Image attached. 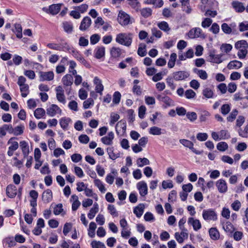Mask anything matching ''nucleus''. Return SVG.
<instances>
[{
    "label": "nucleus",
    "mask_w": 248,
    "mask_h": 248,
    "mask_svg": "<svg viewBox=\"0 0 248 248\" xmlns=\"http://www.w3.org/2000/svg\"><path fill=\"white\" fill-rule=\"evenodd\" d=\"M116 41L121 45L129 46L132 42V34L131 33H119L116 36Z\"/></svg>",
    "instance_id": "1"
},
{
    "label": "nucleus",
    "mask_w": 248,
    "mask_h": 248,
    "mask_svg": "<svg viewBox=\"0 0 248 248\" xmlns=\"http://www.w3.org/2000/svg\"><path fill=\"white\" fill-rule=\"evenodd\" d=\"M202 215L205 220H216L217 218V214L213 209L203 210Z\"/></svg>",
    "instance_id": "2"
},
{
    "label": "nucleus",
    "mask_w": 248,
    "mask_h": 248,
    "mask_svg": "<svg viewBox=\"0 0 248 248\" xmlns=\"http://www.w3.org/2000/svg\"><path fill=\"white\" fill-rule=\"evenodd\" d=\"M46 46L50 49L59 51L69 50L70 48L69 46L66 42L62 43L60 44L48 43Z\"/></svg>",
    "instance_id": "3"
},
{
    "label": "nucleus",
    "mask_w": 248,
    "mask_h": 248,
    "mask_svg": "<svg viewBox=\"0 0 248 248\" xmlns=\"http://www.w3.org/2000/svg\"><path fill=\"white\" fill-rule=\"evenodd\" d=\"M117 20L121 25H127L130 23V16L124 12L120 11L118 14Z\"/></svg>",
    "instance_id": "4"
},
{
    "label": "nucleus",
    "mask_w": 248,
    "mask_h": 248,
    "mask_svg": "<svg viewBox=\"0 0 248 248\" xmlns=\"http://www.w3.org/2000/svg\"><path fill=\"white\" fill-rule=\"evenodd\" d=\"M223 54H216L215 50H210L209 53V61L215 63H220L223 60L221 59Z\"/></svg>",
    "instance_id": "5"
},
{
    "label": "nucleus",
    "mask_w": 248,
    "mask_h": 248,
    "mask_svg": "<svg viewBox=\"0 0 248 248\" xmlns=\"http://www.w3.org/2000/svg\"><path fill=\"white\" fill-rule=\"evenodd\" d=\"M173 79L176 81L185 80L189 76L188 72L185 71H179L172 73Z\"/></svg>",
    "instance_id": "6"
},
{
    "label": "nucleus",
    "mask_w": 248,
    "mask_h": 248,
    "mask_svg": "<svg viewBox=\"0 0 248 248\" xmlns=\"http://www.w3.org/2000/svg\"><path fill=\"white\" fill-rule=\"evenodd\" d=\"M179 141L185 147L189 148L195 154L201 155L202 154V152L197 150L193 147L194 144L192 141L186 139H181Z\"/></svg>",
    "instance_id": "7"
},
{
    "label": "nucleus",
    "mask_w": 248,
    "mask_h": 248,
    "mask_svg": "<svg viewBox=\"0 0 248 248\" xmlns=\"http://www.w3.org/2000/svg\"><path fill=\"white\" fill-rule=\"evenodd\" d=\"M55 91L56 92V98L58 101L63 104H65V97L64 94V90L62 86H57L55 89Z\"/></svg>",
    "instance_id": "8"
},
{
    "label": "nucleus",
    "mask_w": 248,
    "mask_h": 248,
    "mask_svg": "<svg viewBox=\"0 0 248 248\" xmlns=\"http://www.w3.org/2000/svg\"><path fill=\"white\" fill-rule=\"evenodd\" d=\"M156 98L159 101L164 103L166 105L165 107L172 106L174 103L173 101L170 97L164 94V93L157 95Z\"/></svg>",
    "instance_id": "9"
},
{
    "label": "nucleus",
    "mask_w": 248,
    "mask_h": 248,
    "mask_svg": "<svg viewBox=\"0 0 248 248\" xmlns=\"http://www.w3.org/2000/svg\"><path fill=\"white\" fill-rule=\"evenodd\" d=\"M61 109L55 104H52L46 109L47 114L51 117L54 116L57 113L61 114Z\"/></svg>",
    "instance_id": "10"
},
{
    "label": "nucleus",
    "mask_w": 248,
    "mask_h": 248,
    "mask_svg": "<svg viewBox=\"0 0 248 248\" xmlns=\"http://www.w3.org/2000/svg\"><path fill=\"white\" fill-rule=\"evenodd\" d=\"M216 186L218 191L221 193H224L228 190V186L226 181L220 179L216 182Z\"/></svg>",
    "instance_id": "11"
},
{
    "label": "nucleus",
    "mask_w": 248,
    "mask_h": 248,
    "mask_svg": "<svg viewBox=\"0 0 248 248\" xmlns=\"http://www.w3.org/2000/svg\"><path fill=\"white\" fill-rule=\"evenodd\" d=\"M137 186L141 196L144 197L147 194L148 187L145 182L140 181L137 184Z\"/></svg>",
    "instance_id": "12"
},
{
    "label": "nucleus",
    "mask_w": 248,
    "mask_h": 248,
    "mask_svg": "<svg viewBox=\"0 0 248 248\" xmlns=\"http://www.w3.org/2000/svg\"><path fill=\"white\" fill-rule=\"evenodd\" d=\"M91 24V18L88 16H85L82 20L79 29L81 31H85L90 27Z\"/></svg>",
    "instance_id": "13"
},
{
    "label": "nucleus",
    "mask_w": 248,
    "mask_h": 248,
    "mask_svg": "<svg viewBox=\"0 0 248 248\" xmlns=\"http://www.w3.org/2000/svg\"><path fill=\"white\" fill-rule=\"evenodd\" d=\"M54 77V73L52 71L40 72V81H44L45 80H52L53 79Z\"/></svg>",
    "instance_id": "14"
},
{
    "label": "nucleus",
    "mask_w": 248,
    "mask_h": 248,
    "mask_svg": "<svg viewBox=\"0 0 248 248\" xmlns=\"http://www.w3.org/2000/svg\"><path fill=\"white\" fill-rule=\"evenodd\" d=\"M73 55L78 61L83 64L86 67H90V64L85 60L81 54H79L78 52L73 50H72Z\"/></svg>",
    "instance_id": "15"
},
{
    "label": "nucleus",
    "mask_w": 248,
    "mask_h": 248,
    "mask_svg": "<svg viewBox=\"0 0 248 248\" xmlns=\"http://www.w3.org/2000/svg\"><path fill=\"white\" fill-rule=\"evenodd\" d=\"M188 223L193 226L194 230L197 231L202 228L201 223L199 219H194L193 217H189L188 219Z\"/></svg>",
    "instance_id": "16"
},
{
    "label": "nucleus",
    "mask_w": 248,
    "mask_h": 248,
    "mask_svg": "<svg viewBox=\"0 0 248 248\" xmlns=\"http://www.w3.org/2000/svg\"><path fill=\"white\" fill-rule=\"evenodd\" d=\"M42 199L44 203H47L52 199V192L50 189H47L42 194Z\"/></svg>",
    "instance_id": "17"
},
{
    "label": "nucleus",
    "mask_w": 248,
    "mask_h": 248,
    "mask_svg": "<svg viewBox=\"0 0 248 248\" xmlns=\"http://www.w3.org/2000/svg\"><path fill=\"white\" fill-rule=\"evenodd\" d=\"M93 82L95 85V90L96 92L101 95L104 90V86L102 84V81L97 77H95L94 78Z\"/></svg>",
    "instance_id": "18"
},
{
    "label": "nucleus",
    "mask_w": 248,
    "mask_h": 248,
    "mask_svg": "<svg viewBox=\"0 0 248 248\" xmlns=\"http://www.w3.org/2000/svg\"><path fill=\"white\" fill-rule=\"evenodd\" d=\"M6 194L10 198L15 197L17 194L16 186L12 185H8L6 187Z\"/></svg>",
    "instance_id": "19"
},
{
    "label": "nucleus",
    "mask_w": 248,
    "mask_h": 248,
    "mask_svg": "<svg viewBox=\"0 0 248 248\" xmlns=\"http://www.w3.org/2000/svg\"><path fill=\"white\" fill-rule=\"evenodd\" d=\"M114 139V133L113 132L108 133L107 136L101 138V141L106 145H111L112 143V140Z\"/></svg>",
    "instance_id": "20"
},
{
    "label": "nucleus",
    "mask_w": 248,
    "mask_h": 248,
    "mask_svg": "<svg viewBox=\"0 0 248 248\" xmlns=\"http://www.w3.org/2000/svg\"><path fill=\"white\" fill-rule=\"evenodd\" d=\"M236 27L235 23H232L230 26L228 24L224 23L221 25V29L225 34H230L232 32V30L234 27Z\"/></svg>",
    "instance_id": "21"
},
{
    "label": "nucleus",
    "mask_w": 248,
    "mask_h": 248,
    "mask_svg": "<svg viewBox=\"0 0 248 248\" xmlns=\"http://www.w3.org/2000/svg\"><path fill=\"white\" fill-rule=\"evenodd\" d=\"M116 131L118 134L119 131L125 132L126 129V123L125 120L122 119L117 123L115 126Z\"/></svg>",
    "instance_id": "22"
},
{
    "label": "nucleus",
    "mask_w": 248,
    "mask_h": 248,
    "mask_svg": "<svg viewBox=\"0 0 248 248\" xmlns=\"http://www.w3.org/2000/svg\"><path fill=\"white\" fill-rule=\"evenodd\" d=\"M144 208L145 206L143 203H140L134 208L133 213L136 215L137 217L139 218L142 215Z\"/></svg>",
    "instance_id": "23"
},
{
    "label": "nucleus",
    "mask_w": 248,
    "mask_h": 248,
    "mask_svg": "<svg viewBox=\"0 0 248 248\" xmlns=\"http://www.w3.org/2000/svg\"><path fill=\"white\" fill-rule=\"evenodd\" d=\"M62 3L53 4L49 6L50 14L52 15H57L61 9Z\"/></svg>",
    "instance_id": "24"
},
{
    "label": "nucleus",
    "mask_w": 248,
    "mask_h": 248,
    "mask_svg": "<svg viewBox=\"0 0 248 248\" xmlns=\"http://www.w3.org/2000/svg\"><path fill=\"white\" fill-rule=\"evenodd\" d=\"M20 147L22 150L24 157H27L29 154V148L28 143L24 141H21L19 143Z\"/></svg>",
    "instance_id": "25"
},
{
    "label": "nucleus",
    "mask_w": 248,
    "mask_h": 248,
    "mask_svg": "<svg viewBox=\"0 0 248 248\" xmlns=\"http://www.w3.org/2000/svg\"><path fill=\"white\" fill-rule=\"evenodd\" d=\"M62 82L66 86H71L73 83V78L70 74H66L62 78Z\"/></svg>",
    "instance_id": "26"
},
{
    "label": "nucleus",
    "mask_w": 248,
    "mask_h": 248,
    "mask_svg": "<svg viewBox=\"0 0 248 248\" xmlns=\"http://www.w3.org/2000/svg\"><path fill=\"white\" fill-rule=\"evenodd\" d=\"M105 48L104 46H98L94 50V57L98 59H101L104 56Z\"/></svg>",
    "instance_id": "27"
},
{
    "label": "nucleus",
    "mask_w": 248,
    "mask_h": 248,
    "mask_svg": "<svg viewBox=\"0 0 248 248\" xmlns=\"http://www.w3.org/2000/svg\"><path fill=\"white\" fill-rule=\"evenodd\" d=\"M232 5L235 11L238 13L243 12L245 9L243 3L238 1H233L232 2Z\"/></svg>",
    "instance_id": "28"
},
{
    "label": "nucleus",
    "mask_w": 248,
    "mask_h": 248,
    "mask_svg": "<svg viewBox=\"0 0 248 248\" xmlns=\"http://www.w3.org/2000/svg\"><path fill=\"white\" fill-rule=\"evenodd\" d=\"M242 66V63L237 60L231 61L227 65L229 69H239Z\"/></svg>",
    "instance_id": "29"
},
{
    "label": "nucleus",
    "mask_w": 248,
    "mask_h": 248,
    "mask_svg": "<svg viewBox=\"0 0 248 248\" xmlns=\"http://www.w3.org/2000/svg\"><path fill=\"white\" fill-rule=\"evenodd\" d=\"M202 30L200 28H195L190 31L189 35L192 38L201 36Z\"/></svg>",
    "instance_id": "30"
},
{
    "label": "nucleus",
    "mask_w": 248,
    "mask_h": 248,
    "mask_svg": "<svg viewBox=\"0 0 248 248\" xmlns=\"http://www.w3.org/2000/svg\"><path fill=\"white\" fill-rule=\"evenodd\" d=\"M62 27L64 31L68 34L71 33L73 31V25L71 22H63L62 23Z\"/></svg>",
    "instance_id": "31"
},
{
    "label": "nucleus",
    "mask_w": 248,
    "mask_h": 248,
    "mask_svg": "<svg viewBox=\"0 0 248 248\" xmlns=\"http://www.w3.org/2000/svg\"><path fill=\"white\" fill-rule=\"evenodd\" d=\"M98 205L97 203L93 204V207L92 208L89 213L88 214V217L90 219H92L95 217V214L98 212Z\"/></svg>",
    "instance_id": "32"
},
{
    "label": "nucleus",
    "mask_w": 248,
    "mask_h": 248,
    "mask_svg": "<svg viewBox=\"0 0 248 248\" xmlns=\"http://www.w3.org/2000/svg\"><path fill=\"white\" fill-rule=\"evenodd\" d=\"M234 46L236 49L248 48V44L246 40H242L236 42Z\"/></svg>",
    "instance_id": "33"
},
{
    "label": "nucleus",
    "mask_w": 248,
    "mask_h": 248,
    "mask_svg": "<svg viewBox=\"0 0 248 248\" xmlns=\"http://www.w3.org/2000/svg\"><path fill=\"white\" fill-rule=\"evenodd\" d=\"M203 95L206 98H212L214 97L213 91L210 88H206L202 90Z\"/></svg>",
    "instance_id": "34"
},
{
    "label": "nucleus",
    "mask_w": 248,
    "mask_h": 248,
    "mask_svg": "<svg viewBox=\"0 0 248 248\" xmlns=\"http://www.w3.org/2000/svg\"><path fill=\"white\" fill-rule=\"evenodd\" d=\"M210 237L213 240H217L219 238V233L215 228H212L209 231Z\"/></svg>",
    "instance_id": "35"
},
{
    "label": "nucleus",
    "mask_w": 248,
    "mask_h": 248,
    "mask_svg": "<svg viewBox=\"0 0 248 248\" xmlns=\"http://www.w3.org/2000/svg\"><path fill=\"white\" fill-rule=\"evenodd\" d=\"M71 121L69 118L63 117L60 120V124L61 127L64 129H67L69 123Z\"/></svg>",
    "instance_id": "36"
},
{
    "label": "nucleus",
    "mask_w": 248,
    "mask_h": 248,
    "mask_svg": "<svg viewBox=\"0 0 248 248\" xmlns=\"http://www.w3.org/2000/svg\"><path fill=\"white\" fill-rule=\"evenodd\" d=\"M157 26L162 31L165 32H168L170 31L168 23L166 21H161L157 23Z\"/></svg>",
    "instance_id": "37"
},
{
    "label": "nucleus",
    "mask_w": 248,
    "mask_h": 248,
    "mask_svg": "<svg viewBox=\"0 0 248 248\" xmlns=\"http://www.w3.org/2000/svg\"><path fill=\"white\" fill-rule=\"evenodd\" d=\"M146 46L144 44L141 43L140 44L138 49V54L140 57H144L146 55Z\"/></svg>",
    "instance_id": "38"
},
{
    "label": "nucleus",
    "mask_w": 248,
    "mask_h": 248,
    "mask_svg": "<svg viewBox=\"0 0 248 248\" xmlns=\"http://www.w3.org/2000/svg\"><path fill=\"white\" fill-rule=\"evenodd\" d=\"M176 58L177 55L175 53H172L170 54V59L168 63L169 68H172L174 66Z\"/></svg>",
    "instance_id": "39"
},
{
    "label": "nucleus",
    "mask_w": 248,
    "mask_h": 248,
    "mask_svg": "<svg viewBox=\"0 0 248 248\" xmlns=\"http://www.w3.org/2000/svg\"><path fill=\"white\" fill-rule=\"evenodd\" d=\"M15 139H17V138L16 137H12L10 138L8 140L7 144H11L9 148L16 151L19 147V144L17 141H13V140Z\"/></svg>",
    "instance_id": "40"
},
{
    "label": "nucleus",
    "mask_w": 248,
    "mask_h": 248,
    "mask_svg": "<svg viewBox=\"0 0 248 248\" xmlns=\"http://www.w3.org/2000/svg\"><path fill=\"white\" fill-rule=\"evenodd\" d=\"M141 15L144 18L150 16L152 14V10L150 8H144L140 10Z\"/></svg>",
    "instance_id": "41"
},
{
    "label": "nucleus",
    "mask_w": 248,
    "mask_h": 248,
    "mask_svg": "<svg viewBox=\"0 0 248 248\" xmlns=\"http://www.w3.org/2000/svg\"><path fill=\"white\" fill-rule=\"evenodd\" d=\"M3 243L5 244V246L11 248L16 245L15 239L13 237H8L3 240Z\"/></svg>",
    "instance_id": "42"
},
{
    "label": "nucleus",
    "mask_w": 248,
    "mask_h": 248,
    "mask_svg": "<svg viewBox=\"0 0 248 248\" xmlns=\"http://www.w3.org/2000/svg\"><path fill=\"white\" fill-rule=\"evenodd\" d=\"M149 160L146 158H139L137 160V164L139 167H142L144 165H149Z\"/></svg>",
    "instance_id": "43"
},
{
    "label": "nucleus",
    "mask_w": 248,
    "mask_h": 248,
    "mask_svg": "<svg viewBox=\"0 0 248 248\" xmlns=\"http://www.w3.org/2000/svg\"><path fill=\"white\" fill-rule=\"evenodd\" d=\"M94 184L95 186H96L99 189V190L102 193H105L106 191V188L105 187L104 185L102 182L98 179H95L94 180Z\"/></svg>",
    "instance_id": "44"
},
{
    "label": "nucleus",
    "mask_w": 248,
    "mask_h": 248,
    "mask_svg": "<svg viewBox=\"0 0 248 248\" xmlns=\"http://www.w3.org/2000/svg\"><path fill=\"white\" fill-rule=\"evenodd\" d=\"M45 114V110L42 108H37L34 112V115L37 119L41 118Z\"/></svg>",
    "instance_id": "45"
},
{
    "label": "nucleus",
    "mask_w": 248,
    "mask_h": 248,
    "mask_svg": "<svg viewBox=\"0 0 248 248\" xmlns=\"http://www.w3.org/2000/svg\"><path fill=\"white\" fill-rule=\"evenodd\" d=\"M15 31H13L16 33V37L21 38L22 37V29L21 25L20 24H16L15 25Z\"/></svg>",
    "instance_id": "46"
},
{
    "label": "nucleus",
    "mask_w": 248,
    "mask_h": 248,
    "mask_svg": "<svg viewBox=\"0 0 248 248\" xmlns=\"http://www.w3.org/2000/svg\"><path fill=\"white\" fill-rule=\"evenodd\" d=\"M20 90L22 97H25L29 93V86L28 84L21 86L20 87Z\"/></svg>",
    "instance_id": "47"
},
{
    "label": "nucleus",
    "mask_w": 248,
    "mask_h": 248,
    "mask_svg": "<svg viewBox=\"0 0 248 248\" xmlns=\"http://www.w3.org/2000/svg\"><path fill=\"white\" fill-rule=\"evenodd\" d=\"M107 151L109 155V157L112 160H115L119 156L118 155L114 153V148L113 147H108L107 149Z\"/></svg>",
    "instance_id": "48"
},
{
    "label": "nucleus",
    "mask_w": 248,
    "mask_h": 248,
    "mask_svg": "<svg viewBox=\"0 0 248 248\" xmlns=\"http://www.w3.org/2000/svg\"><path fill=\"white\" fill-rule=\"evenodd\" d=\"M25 127L24 125L20 124L14 128V135L17 136L23 133Z\"/></svg>",
    "instance_id": "49"
},
{
    "label": "nucleus",
    "mask_w": 248,
    "mask_h": 248,
    "mask_svg": "<svg viewBox=\"0 0 248 248\" xmlns=\"http://www.w3.org/2000/svg\"><path fill=\"white\" fill-rule=\"evenodd\" d=\"M210 116V113L207 110H202L201 111L199 117L200 120L201 122L206 121L208 117Z\"/></svg>",
    "instance_id": "50"
},
{
    "label": "nucleus",
    "mask_w": 248,
    "mask_h": 248,
    "mask_svg": "<svg viewBox=\"0 0 248 248\" xmlns=\"http://www.w3.org/2000/svg\"><path fill=\"white\" fill-rule=\"evenodd\" d=\"M110 54L112 57L114 58H117L121 55V50L118 47H113L110 50Z\"/></svg>",
    "instance_id": "51"
},
{
    "label": "nucleus",
    "mask_w": 248,
    "mask_h": 248,
    "mask_svg": "<svg viewBox=\"0 0 248 248\" xmlns=\"http://www.w3.org/2000/svg\"><path fill=\"white\" fill-rule=\"evenodd\" d=\"M149 133L153 135H160L162 134L161 129L157 126H153L150 128Z\"/></svg>",
    "instance_id": "52"
},
{
    "label": "nucleus",
    "mask_w": 248,
    "mask_h": 248,
    "mask_svg": "<svg viewBox=\"0 0 248 248\" xmlns=\"http://www.w3.org/2000/svg\"><path fill=\"white\" fill-rule=\"evenodd\" d=\"M120 116L118 114L112 112L110 114V121L109 124L110 125H113L119 119Z\"/></svg>",
    "instance_id": "53"
},
{
    "label": "nucleus",
    "mask_w": 248,
    "mask_h": 248,
    "mask_svg": "<svg viewBox=\"0 0 248 248\" xmlns=\"http://www.w3.org/2000/svg\"><path fill=\"white\" fill-rule=\"evenodd\" d=\"M230 110L231 106L229 104H224L221 107L220 111L224 115H226L228 114Z\"/></svg>",
    "instance_id": "54"
},
{
    "label": "nucleus",
    "mask_w": 248,
    "mask_h": 248,
    "mask_svg": "<svg viewBox=\"0 0 248 248\" xmlns=\"http://www.w3.org/2000/svg\"><path fill=\"white\" fill-rule=\"evenodd\" d=\"M217 148L219 151L224 152L228 149V145L226 142L222 141L217 143Z\"/></svg>",
    "instance_id": "55"
},
{
    "label": "nucleus",
    "mask_w": 248,
    "mask_h": 248,
    "mask_svg": "<svg viewBox=\"0 0 248 248\" xmlns=\"http://www.w3.org/2000/svg\"><path fill=\"white\" fill-rule=\"evenodd\" d=\"M91 246L92 248H106L105 244L100 242L94 240L92 242Z\"/></svg>",
    "instance_id": "56"
},
{
    "label": "nucleus",
    "mask_w": 248,
    "mask_h": 248,
    "mask_svg": "<svg viewBox=\"0 0 248 248\" xmlns=\"http://www.w3.org/2000/svg\"><path fill=\"white\" fill-rule=\"evenodd\" d=\"M121 98V94L120 92H115L113 95V103L115 104H118L120 103Z\"/></svg>",
    "instance_id": "57"
},
{
    "label": "nucleus",
    "mask_w": 248,
    "mask_h": 248,
    "mask_svg": "<svg viewBox=\"0 0 248 248\" xmlns=\"http://www.w3.org/2000/svg\"><path fill=\"white\" fill-rule=\"evenodd\" d=\"M186 116L191 122L195 121L197 119V113L195 112H188L186 114Z\"/></svg>",
    "instance_id": "58"
},
{
    "label": "nucleus",
    "mask_w": 248,
    "mask_h": 248,
    "mask_svg": "<svg viewBox=\"0 0 248 248\" xmlns=\"http://www.w3.org/2000/svg\"><path fill=\"white\" fill-rule=\"evenodd\" d=\"M196 95L195 92L191 89L187 90L185 93L186 97L188 99L194 98Z\"/></svg>",
    "instance_id": "59"
},
{
    "label": "nucleus",
    "mask_w": 248,
    "mask_h": 248,
    "mask_svg": "<svg viewBox=\"0 0 248 248\" xmlns=\"http://www.w3.org/2000/svg\"><path fill=\"white\" fill-rule=\"evenodd\" d=\"M100 39V37L98 34H94L90 37V43L92 45L97 43Z\"/></svg>",
    "instance_id": "60"
},
{
    "label": "nucleus",
    "mask_w": 248,
    "mask_h": 248,
    "mask_svg": "<svg viewBox=\"0 0 248 248\" xmlns=\"http://www.w3.org/2000/svg\"><path fill=\"white\" fill-rule=\"evenodd\" d=\"M219 137L220 139L225 140L230 138V135L227 130H222L219 132Z\"/></svg>",
    "instance_id": "61"
},
{
    "label": "nucleus",
    "mask_w": 248,
    "mask_h": 248,
    "mask_svg": "<svg viewBox=\"0 0 248 248\" xmlns=\"http://www.w3.org/2000/svg\"><path fill=\"white\" fill-rule=\"evenodd\" d=\"M238 111L237 109H235L232 110L230 114L227 117V120L229 122H232L236 118V116L238 114Z\"/></svg>",
    "instance_id": "62"
},
{
    "label": "nucleus",
    "mask_w": 248,
    "mask_h": 248,
    "mask_svg": "<svg viewBox=\"0 0 248 248\" xmlns=\"http://www.w3.org/2000/svg\"><path fill=\"white\" fill-rule=\"evenodd\" d=\"M162 186L164 189L171 188L173 187V185L171 180H164L162 183Z\"/></svg>",
    "instance_id": "63"
},
{
    "label": "nucleus",
    "mask_w": 248,
    "mask_h": 248,
    "mask_svg": "<svg viewBox=\"0 0 248 248\" xmlns=\"http://www.w3.org/2000/svg\"><path fill=\"white\" fill-rule=\"evenodd\" d=\"M108 209L110 214L113 217H117L118 216V212L114 205L109 204L108 205Z\"/></svg>",
    "instance_id": "64"
}]
</instances>
